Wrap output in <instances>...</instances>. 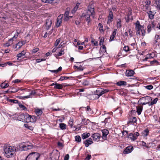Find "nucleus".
Listing matches in <instances>:
<instances>
[{
	"instance_id": "obj_59",
	"label": "nucleus",
	"mask_w": 160,
	"mask_h": 160,
	"mask_svg": "<svg viewBox=\"0 0 160 160\" xmlns=\"http://www.w3.org/2000/svg\"><path fill=\"white\" fill-rule=\"evenodd\" d=\"M39 50V48H38L33 49L32 50V53H36Z\"/></svg>"
},
{
	"instance_id": "obj_19",
	"label": "nucleus",
	"mask_w": 160,
	"mask_h": 160,
	"mask_svg": "<svg viewBox=\"0 0 160 160\" xmlns=\"http://www.w3.org/2000/svg\"><path fill=\"white\" fill-rule=\"evenodd\" d=\"M134 73V71L132 70H128L126 71V75L128 77H131L132 76Z\"/></svg>"
},
{
	"instance_id": "obj_34",
	"label": "nucleus",
	"mask_w": 160,
	"mask_h": 160,
	"mask_svg": "<svg viewBox=\"0 0 160 160\" xmlns=\"http://www.w3.org/2000/svg\"><path fill=\"white\" fill-rule=\"evenodd\" d=\"M59 127L62 130H65L66 128V125L64 123L59 124Z\"/></svg>"
},
{
	"instance_id": "obj_32",
	"label": "nucleus",
	"mask_w": 160,
	"mask_h": 160,
	"mask_svg": "<svg viewBox=\"0 0 160 160\" xmlns=\"http://www.w3.org/2000/svg\"><path fill=\"white\" fill-rule=\"evenodd\" d=\"M72 77H67L65 76H62L60 77V78L59 79V80L63 81L65 80H67L68 79L72 78Z\"/></svg>"
},
{
	"instance_id": "obj_9",
	"label": "nucleus",
	"mask_w": 160,
	"mask_h": 160,
	"mask_svg": "<svg viewBox=\"0 0 160 160\" xmlns=\"http://www.w3.org/2000/svg\"><path fill=\"white\" fill-rule=\"evenodd\" d=\"M157 56L155 52H152V53L148 54L146 56V57L142 59L143 61H148L149 59L152 58H153L156 57Z\"/></svg>"
},
{
	"instance_id": "obj_41",
	"label": "nucleus",
	"mask_w": 160,
	"mask_h": 160,
	"mask_svg": "<svg viewBox=\"0 0 160 160\" xmlns=\"http://www.w3.org/2000/svg\"><path fill=\"white\" fill-rule=\"evenodd\" d=\"M155 1L156 7L158 9H160V0H155Z\"/></svg>"
},
{
	"instance_id": "obj_56",
	"label": "nucleus",
	"mask_w": 160,
	"mask_h": 160,
	"mask_svg": "<svg viewBox=\"0 0 160 160\" xmlns=\"http://www.w3.org/2000/svg\"><path fill=\"white\" fill-rule=\"evenodd\" d=\"M148 61L150 62V64L152 65L156 63L157 64L158 63V61L156 60H153L152 61H150L149 60Z\"/></svg>"
},
{
	"instance_id": "obj_49",
	"label": "nucleus",
	"mask_w": 160,
	"mask_h": 160,
	"mask_svg": "<svg viewBox=\"0 0 160 160\" xmlns=\"http://www.w3.org/2000/svg\"><path fill=\"white\" fill-rule=\"evenodd\" d=\"M140 144L144 147H145L147 148H148L149 147L146 145V144L145 142L144 141H141L140 142Z\"/></svg>"
},
{
	"instance_id": "obj_5",
	"label": "nucleus",
	"mask_w": 160,
	"mask_h": 160,
	"mask_svg": "<svg viewBox=\"0 0 160 160\" xmlns=\"http://www.w3.org/2000/svg\"><path fill=\"white\" fill-rule=\"evenodd\" d=\"M40 157L39 153L33 152L30 153L27 157L26 160H37Z\"/></svg>"
},
{
	"instance_id": "obj_60",
	"label": "nucleus",
	"mask_w": 160,
	"mask_h": 160,
	"mask_svg": "<svg viewBox=\"0 0 160 160\" xmlns=\"http://www.w3.org/2000/svg\"><path fill=\"white\" fill-rule=\"evenodd\" d=\"M106 52V50H105V49H103L101 48H100L99 53L100 54L104 53Z\"/></svg>"
},
{
	"instance_id": "obj_37",
	"label": "nucleus",
	"mask_w": 160,
	"mask_h": 160,
	"mask_svg": "<svg viewBox=\"0 0 160 160\" xmlns=\"http://www.w3.org/2000/svg\"><path fill=\"white\" fill-rule=\"evenodd\" d=\"M11 90L10 91H9V92H12V93H15L18 90V88H14V87H13L12 88L10 89Z\"/></svg>"
},
{
	"instance_id": "obj_45",
	"label": "nucleus",
	"mask_w": 160,
	"mask_h": 160,
	"mask_svg": "<svg viewBox=\"0 0 160 160\" xmlns=\"http://www.w3.org/2000/svg\"><path fill=\"white\" fill-rule=\"evenodd\" d=\"M64 49L62 48L60 52L57 54L58 56H60L64 54Z\"/></svg>"
},
{
	"instance_id": "obj_29",
	"label": "nucleus",
	"mask_w": 160,
	"mask_h": 160,
	"mask_svg": "<svg viewBox=\"0 0 160 160\" xmlns=\"http://www.w3.org/2000/svg\"><path fill=\"white\" fill-rule=\"evenodd\" d=\"M149 133V130L147 129L143 131L142 132V135L143 137H146L148 135Z\"/></svg>"
},
{
	"instance_id": "obj_43",
	"label": "nucleus",
	"mask_w": 160,
	"mask_h": 160,
	"mask_svg": "<svg viewBox=\"0 0 160 160\" xmlns=\"http://www.w3.org/2000/svg\"><path fill=\"white\" fill-rule=\"evenodd\" d=\"M19 114L16 113L14 115H12L11 117L15 120H18V116H19Z\"/></svg>"
},
{
	"instance_id": "obj_16",
	"label": "nucleus",
	"mask_w": 160,
	"mask_h": 160,
	"mask_svg": "<svg viewBox=\"0 0 160 160\" xmlns=\"http://www.w3.org/2000/svg\"><path fill=\"white\" fill-rule=\"evenodd\" d=\"M141 99L144 100L149 106V103H150V101L152 100V98L149 96H146L145 97H143L141 98Z\"/></svg>"
},
{
	"instance_id": "obj_46",
	"label": "nucleus",
	"mask_w": 160,
	"mask_h": 160,
	"mask_svg": "<svg viewBox=\"0 0 160 160\" xmlns=\"http://www.w3.org/2000/svg\"><path fill=\"white\" fill-rule=\"evenodd\" d=\"M89 84V82L86 80H84L82 82V84L84 86H88Z\"/></svg>"
},
{
	"instance_id": "obj_55",
	"label": "nucleus",
	"mask_w": 160,
	"mask_h": 160,
	"mask_svg": "<svg viewBox=\"0 0 160 160\" xmlns=\"http://www.w3.org/2000/svg\"><path fill=\"white\" fill-rule=\"evenodd\" d=\"M145 88L148 90H150L153 88V86L152 85H150L145 86Z\"/></svg>"
},
{
	"instance_id": "obj_62",
	"label": "nucleus",
	"mask_w": 160,
	"mask_h": 160,
	"mask_svg": "<svg viewBox=\"0 0 160 160\" xmlns=\"http://www.w3.org/2000/svg\"><path fill=\"white\" fill-rule=\"evenodd\" d=\"M46 60V59H44V58H39V59H36V61L37 62L39 63L41 61H44Z\"/></svg>"
},
{
	"instance_id": "obj_42",
	"label": "nucleus",
	"mask_w": 160,
	"mask_h": 160,
	"mask_svg": "<svg viewBox=\"0 0 160 160\" xmlns=\"http://www.w3.org/2000/svg\"><path fill=\"white\" fill-rule=\"evenodd\" d=\"M75 140L77 142H81V138L80 136L77 135L75 137Z\"/></svg>"
},
{
	"instance_id": "obj_7",
	"label": "nucleus",
	"mask_w": 160,
	"mask_h": 160,
	"mask_svg": "<svg viewBox=\"0 0 160 160\" xmlns=\"http://www.w3.org/2000/svg\"><path fill=\"white\" fill-rule=\"evenodd\" d=\"M87 13L90 15L93 18L95 16V12L94 7L92 5H89L88 7Z\"/></svg>"
},
{
	"instance_id": "obj_27",
	"label": "nucleus",
	"mask_w": 160,
	"mask_h": 160,
	"mask_svg": "<svg viewBox=\"0 0 160 160\" xmlns=\"http://www.w3.org/2000/svg\"><path fill=\"white\" fill-rule=\"evenodd\" d=\"M90 15L88 14L87 13H86V14H85L84 16V17L85 18V20L88 23L89 22H90L91 21V20L90 17Z\"/></svg>"
},
{
	"instance_id": "obj_15",
	"label": "nucleus",
	"mask_w": 160,
	"mask_h": 160,
	"mask_svg": "<svg viewBox=\"0 0 160 160\" xmlns=\"http://www.w3.org/2000/svg\"><path fill=\"white\" fill-rule=\"evenodd\" d=\"M155 26L154 22L152 21L151 23L148 24L147 26V32L148 33H149L152 30V28H154Z\"/></svg>"
},
{
	"instance_id": "obj_64",
	"label": "nucleus",
	"mask_w": 160,
	"mask_h": 160,
	"mask_svg": "<svg viewBox=\"0 0 160 160\" xmlns=\"http://www.w3.org/2000/svg\"><path fill=\"white\" fill-rule=\"evenodd\" d=\"M60 39H57L55 43V44H54L55 46L56 47H57L58 45V44L60 43Z\"/></svg>"
},
{
	"instance_id": "obj_21",
	"label": "nucleus",
	"mask_w": 160,
	"mask_h": 160,
	"mask_svg": "<svg viewBox=\"0 0 160 160\" xmlns=\"http://www.w3.org/2000/svg\"><path fill=\"white\" fill-rule=\"evenodd\" d=\"M102 137L103 139H105L107 138V135L109 133L108 130L104 129L102 130Z\"/></svg>"
},
{
	"instance_id": "obj_48",
	"label": "nucleus",
	"mask_w": 160,
	"mask_h": 160,
	"mask_svg": "<svg viewBox=\"0 0 160 160\" xmlns=\"http://www.w3.org/2000/svg\"><path fill=\"white\" fill-rule=\"evenodd\" d=\"M98 26L99 28V29L100 32H103L104 31L103 29V25L101 23H99L98 24Z\"/></svg>"
},
{
	"instance_id": "obj_18",
	"label": "nucleus",
	"mask_w": 160,
	"mask_h": 160,
	"mask_svg": "<svg viewBox=\"0 0 160 160\" xmlns=\"http://www.w3.org/2000/svg\"><path fill=\"white\" fill-rule=\"evenodd\" d=\"M100 137V135L98 133H94L92 136L93 140L95 141H98Z\"/></svg>"
},
{
	"instance_id": "obj_10",
	"label": "nucleus",
	"mask_w": 160,
	"mask_h": 160,
	"mask_svg": "<svg viewBox=\"0 0 160 160\" xmlns=\"http://www.w3.org/2000/svg\"><path fill=\"white\" fill-rule=\"evenodd\" d=\"M139 135V134L138 132H134L133 133H130L129 134L128 138L133 141L136 140L137 138L138 137Z\"/></svg>"
},
{
	"instance_id": "obj_38",
	"label": "nucleus",
	"mask_w": 160,
	"mask_h": 160,
	"mask_svg": "<svg viewBox=\"0 0 160 160\" xmlns=\"http://www.w3.org/2000/svg\"><path fill=\"white\" fill-rule=\"evenodd\" d=\"M116 25L117 28H120L122 27L121 22L120 19L119 18L118 19Z\"/></svg>"
},
{
	"instance_id": "obj_14",
	"label": "nucleus",
	"mask_w": 160,
	"mask_h": 160,
	"mask_svg": "<svg viewBox=\"0 0 160 160\" xmlns=\"http://www.w3.org/2000/svg\"><path fill=\"white\" fill-rule=\"evenodd\" d=\"M52 24V21L50 18H48L46 19V29L47 30L50 29Z\"/></svg>"
},
{
	"instance_id": "obj_3",
	"label": "nucleus",
	"mask_w": 160,
	"mask_h": 160,
	"mask_svg": "<svg viewBox=\"0 0 160 160\" xmlns=\"http://www.w3.org/2000/svg\"><path fill=\"white\" fill-rule=\"evenodd\" d=\"M33 147V144L29 142H22L20 145L21 151H27L32 149Z\"/></svg>"
},
{
	"instance_id": "obj_61",
	"label": "nucleus",
	"mask_w": 160,
	"mask_h": 160,
	"mask_svg": "<svg viewBox=\"0 0 160 160\" xmlns=\"http://www.w3.org/2000/svg\"><path fill=\"white\" fill-rule=\"evenodd\" d=\"M36 94V92L34 91H32L31 92L29 93V96L31 97V98L32 97V96H34Z\"/></svg>"
},
{
	"instance_id": "obj_8",
	"label": "nucleus",
	"mask_w": 160,
	"mask_h": 160,
	"mask_svg": "<svg viewBox=\"0 0 160 160\" xmlns=\"http://www.w3.org/2000/svg\"><path fill=\"white\" fill-rule=\"evenodd\" d=\"M160 42V35H156L154 39L152 42L154 46L155 47L159 46Z\"/></svg>"
},
{
	"instance_id": "obj_63",
	"label": "nucleus",
	"mask_w": 160,
	"mask_h": 160,
	"mask_svg": "<svg viewBox=\"0 0 160 160\" xmlns=\"http://www.w3.org/2000/svg\"><path fill=\"white\" fill-rule=\"evenodd\" d=\"M86 110L87 112V113H89L91 111V109L89 106H88L86 108Z\"/></svg>"
},
{
	"instance_id": "obj_39",
	"label": "nucleus",
	"mask_w": 160,
	"mask_h": 160,
	"mask_svg": "<svg viewBox=\"0 0 160 160\" xmlns=\"http://www.w3.org/2000/svg\"><path fill=\"white\" fill-rule=\"evenodd\" d=\"M74 68H77V70L78 71H82L84 69V68L81 65L79 66V67L74 66Z\"/></svg>"
},
{
	"instance_id": "obj_4",
	"label": "nucleus",
	"mask_w": 160,
	"mask_h": 160,
	"mask_svg": "<svg viewBox=\"0 0 160 160\" xmlns=\"http://www.w3.org/2000/svg\"><path fill=\"white\" fill-rule=\"evenodd\" d=\"M36 120L37 118L34 116H31L27 114H25L23 122H34L36 121Z\"/></svg>"
},
{
	"instance_id": "obj_47",
	"label": "nucleus",
	"mask_w": 160,
	"mask_h": 160,
	"mask_svg": "<svg viewBox=\"0 0 160 160\" xmlns=\"http://www.w3.org/2000/svg\"><path fill=\"white\" fill-rule=\"evenodd\" d=\"M111 118V117L110 116H109L107 118H105L104 121L103 122H104L105 124L107 123L108 122H109L110 121V118Z\"/></svg>"
},
{
	"instance_id": "obj_58",
	"label": "nucleus",
	"mask_w": 160,
	"mask_h": 160,
	"mask_svg": "<svg viewBox=\"0 0 160 160\" xmlns=\"http://www.w3.org/2000/svg\"><path fill=\"white\" fill-rule=\"evenodd\" d=\"M104 41V38L103 37H102L101 38L100 40V41L99 44L100 45H102L103 44V42Z\"/></svg>"
},
{
	"instance_id": "obj_54",
	"label": "nucleus",
	"mask_w": 160,
	"mask_h": 160,
	"mask_svg": "<svg viewBox=\"0 0 160 160\" xmlns=\"http://www.w3.org/2000/svg\"><path fill=\"white\" fill-rule=\"evenodd\" d=\"M91 42L95 46H97L98 45V42L97 41L95 40L94 39H92L91 40Z\"/></svg>"
},
{
	"instance_id": "obj_57",
	"label": "nucleus",
	"mask_w": 160,
	"mask_h": 160,
	"mask_svg": "<svg viewBox=\"0 0 160 160\" xmlns=\"http://www.w3.org/2000/svg\"><path fill=\"white\" fill-rule=\"evenodd\" d=\"M149 5H148L145 4V5L144 6L143 9V11L146 12L147 10H148L149 8Z\"/></svg>"
},
{
	"instance_id": "obj_31",
	"label": "nucleus",
	"mask_w": 160,
	"mask_h": 160,
	"mask_svg": "<svg viewBox=\"0 0 160 160\" xmlns=\"http://www.w3.org/2000/svg\"><path fill=\"white\" fill-rule=\"evenodd\" d=\"M54 88L58 89H62L63 88V86L62 84H58L56 82L55 83Z\"/></svg>"
},
{
	"instance_id": "obj_53",
	"label": "nucleus",
	"mask_w": 160,
	"mask_h": 160,
	"mask_svg": "<svg viewBox=\"0 0 160 160\" xmlns=\"http://www.w3.org/2000/svg\"><path fill=\"white\" fill-rule=\"evenodd\" d=\"M123 50L127 52L129 51V47L128 46H125L123 48Z\"/></svg>"
},
{
	"instance_id": "obj_11",
	"label": "nucleus",
	"mask_w": 160,
	"mask_h": 160,
	"mask_svg": "<svg viewBox=\"0 0 160 160\" xmlns=\"http://www.w3.org/2000/svg\"><path fill=\"white\" fill-rule=\"evenodd\" d=\"M107 18L108 20L107 22V23L108 24H110L113 19V14L112 11H109L108 15Z\"/></svg>"
},
{
	"instance_id": "obj_17",
	"label": "nucleus",
	"mask_w": 160,
	"mask_h": 160,
	"mask_svg": "<svg viewBox=\"0 0 160 160\" xmlns=\"http://www.w3.org/2000/svg\"><path fill=\"white\" fill-rule=\"evenodd\" d=\"M93 142L91 138H89L83 142L84 144H85V147H88Z\"/></svg>"
},
{
	"instance_id": "obj_50",
	"label": "nucleus",
	"mask_w": 160,
	"mask_h": 160,
	"mask_svg": "<svg viewBox=\"0 0 160 160\" xmlns=\"http://www.w3.org/2000/svg\"><path fill=\"white\" fill-rule=\"evenodd\" d=\"M8 101L13 103H18V101L17 100L9 99Z\"/></svg>"
},
{
	"instance_id": "obj_2",
	"label": "nucleus",
	"mask_w": 160,
	"mask_h": 160,
	"mask_svg": "<svg viewBox=\"0 0 160 160\" xmlns=\"http://www.w3.org/2000/svg\"><path fill=\"white\" fill-rule=\"evenodd\" d=\"M16 148L12 146H8L4 150V152L5 156L8 158H10L14 156Z\"/></svg>"
},
{
	"instance_id": "obj_13",
	"label": "nucleus",
	"mask_w": 160,
	"mask_h": 160,
	"mask_svg": "<svg viewBox=\"0 0 160 160\" xmlns=\"http://www.w3.org/2000/svg\"><path fill=\"white\" fill-rule=\"evenodd\" d=\"M133 147L132 146H129L127 147L123 151V153L124 154H127L131 152L133 150Z\"/></svg>"
},
{
	"instance_id": "obj_28",
	"label": "nucleus",
	"mask_w": 160,
	"mask_h": 160,
	"mask_svg": "<svg viewBox=\"0 0 160 160\" xmlns=\"http://www.w3.org/2000/svg\"><path fill=\"white\" fill-rule=\"evenodd\" d=\"M142 110V106H137V112L138 115H139L141 114V113Z\"/></svg>"
},
{
	"instance_id": "obj_51",
	"label": "nucleus",
	"mask_w": 160,
	"mask_h": 160,
	"mask_svg": "<svg viewBox=\"0 0 160 160\" xmlns=\"http://www.w3.org/2000/svg\"><path fill=\"white\" fill-rule=\"evenodd\" d=\"M73 120L71 118L70 119L68 122V124L70 126L71 128H72L73 126Z\"/></svg>"
},
{
	"instance_id": "obj_36",
	"label": "nucleus",
	"mask_w": 160,
	"mask_h": 160,
	"mask_svg": "<svg viewBox=\"0 0 160 160\" xmlns=\"http://www.w3.org/2000/svg\"><path fill=\"white\" fill-rule=\"evenodd\" d=\"M26 52L24 51H23L21 53H20L17 54V57L18 58H21L22 57L24 56Z\"/></svg>"
},
{
	"instance_id": "obj_12",
	"label": "nucleus",
	"mask_w": 160,
	"mask_h": 160,
	"mask_svg": "<svg viewBox=\"0 0 160 160\" xmlns=\"http://www.w3.org/2000/svg\"><path fill=\"white\" fill-rule=\"evenodd\" d=\"M62 15H60L57 18V22L56 23V26L58 28L60 26L62 22Z\"/></svg>"
},
{
	"instance_id": "obj_33",
	"label": "nucleus",
	"mask_w": 160,
	"mask_h": 160,
	"mask_svg": "<svg viewBox=\"0 0 160 160\" xmlns=\"http://www.w3.org/2000/svg\"><path fill=\"white\" fill-rule=\"evenodd\" d=\"M24 116L25 114H19V116H18V120L23 122L24 118Z\"/></svg>"
},
{
	"instance_id": "obj_40",
	"label": "nucleus",
	"mask_w": 160,
	"mask_h": 160,
	"mask_svg": "<svg viewBox=\"0 0 160 160\" xmlns=\"http://www.w3.org/2000/svg\"><path fill=\"white\" fill-rule=\"evenodd\" d=\"M9 85L7 83L3 82L1 84V87L2 88H5L8 87Z\"/></svg>"
},
{
	"instance_id": "obj_26",
	"label": "nucleus",
	"mask_w": 160,
	"mask_h": 160,
	"mask_svg": "<svg viewBox=\"0 0 160 160\" xmlns=\"http://www.w3.org/2000/svg\"><path fill=\"white\" fill-rule=\"evenodd\" d=\"M90 135V134L88 132L84 133L82 135V137L83 139H84L89 137Z\"/></svg>"
},
{
	"instance_id": "obj_6",
	"label": "nucleus",
	"mask_w": 160,
	"mask_h": 160,
	"mask_svg": "<svg viewBox=\"0 0 160 160\" xmlns=\"http://www.w3.org/2000/svg\"><path fill=\"white\" fill-rule=\"evenodd\" d=\"M109 91V90L104 89L102 88H98L97 89L96 92L97 93L96 94L98 95V98L101 96L103 94Z\"/></svg>"
},
{
	"instance_id": "obj_22",
	"label": "nucleus",
	"mask_w": 160,
	"mask_h": 160,
	"mask_svg": "<svg viewBox=\"0 0 160 160\" xmlns=\"http://www.w3.org/2000/svg\"><path fill=\"white\" fill-rule=\"evenodd\" d=\"M35 112L38 116H41L42 113V109L36 108L35 109Z\"/></svg>"
},
{
	"instance_id": "obj_20",
	"label": "nucleus",
	"mask_w": 160,
	"mask_h": 160,
	"mask_svg": "<svg viewBox=\"0 0 160 160\" xmlns=\"http://www.w3.org/2000/svg\"><path fill=\"white\" fill-rule=\"evenodd\" d=\"M24 44V41L19 42L16 44L15 48L16 49V50H18L20 49Z\"/></svg>"
},
{
	"instance_id": "obj_44",
	"label": "nucleus",
	"mask_w": 160,
	"mask_h": 160,
	"mask_svg": "<svg viewBox=\"0 0 160 160\" xmlns=\"http://www.w3.org/2000/svg\"><path fill=\"white\" fill-rule=\"evenodd\" d=\"M20 32V31L19 30H16V33L12 38L14 39L17 38Z\"/></svg>"
},
{
	"instance_id": "obj_24",
	"label": "nucleus",
	"mask_w": 160,
	"mask_h": 160,
	"mask_svg": "<svg viewBox=\"0 0 160 160\" xmlns=\"http://www.w3.org/2000/svg\"><path fill=\"white\" fill-rule=\"evenodd\" d=\"M148 14L149 18L152 19L154 18V14L153 13V12L150 10L149 12H146Z\"/></svg>"
},
{
	"instance_id": "obj_1",
	"label": "nucleus",
	"mask_w": 160,
	"mask_h": 160,
	"mask_svg": "<svg viewBox=\"0 0 160 160\" xmlns=\"http://www.w3.org/2000/svg\"><path fill=\"white\" fill-rule=\"evenodd\" d=\"M135 25L137 35L139 37H140L141 35L142 37L144 36L146 32L144 27L140 24L139 21L137 20L135 23Z\"/></svg>"
},
{
	"instance_id": "obj_30",
	"label": "nucleus",
	"mask_w": 160,
	"mask_h": 160,
	"mask_svg": "<svg viewBox=\"0 0 160 160\" xmlns=\"http://www.w3.org/2000/svg\"><path fill=\"white\" fill-rule=\"evenodd\" d=\"M137 121V119L136 117H133L132 118H131L129 121L128 122V123H136Z\"/></svg>"
},
{
	"instance_id": "obj_35",
	"label": "nucleus",
	"mask_w": 160,
	"mask_h": 160,
	"mask_svg": "<svg viewBox=\"0 0 160 160\" xmlns=\"http://www.w3.org/2000/svg\"><path fill=\"white\" fill-rule=\"evenodd\" d=\"M158 100V99L157 98H156L152 101V100L151 101H150V103H149V106H152L155 104H156L157 103Z\"/></svg>"
},
{
	"instance_id": "obj_23",
	"label": "nucleus",
	"mask_w": 160,
	"mask_h": 160,
	"mask_svg": "<svg viewBox=\"0 0 160 160\" xmlns=\"http://www.w3.org/2000/svg\"><path fill=\"white\" fill-rule=\"evenodd\" d=\"M132 12L130 10L128 13V14L126 15L125 19H126V22H129L130 20V16L131 15H132Z\"/></svg>"
},
{
	"instance_id": "obj_25",
	"label": "nucleus",
	"mask_w": 160,
	"mask_h": 160,
	"mask_svg": "<svg viewBox=\"0 0 160 160\" xmlns=\"http://www.w3.org/2000/svg\"><path fill=\"white\" fill-rule=\"evenodd\" d=\"M116 85L118 86H125L127 85V82L125 81H121L117 82Z\"/></svg>"
},
{
	"instance_id": "obj_52",
	"label": "nucleus",
	"mask_w": 160,
	"mask_h": 160,
	"mask_svg": "<svg viewBox=\"0 0 160 160\" xmlns=\"http://www.w3.org/2000/svg\"><path fill=\"white\" fill-rule=\"evenodd\" d=\"M18 105L19 106V107L20 108H22V109L23 110H25L27 109L26 108L24 105L21 104L20 103H18Z\"/></svg>"
}]
</instances>
